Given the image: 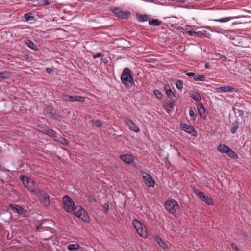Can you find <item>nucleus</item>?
<instances>
[{
    "mask_svg": "<svg viewBox=\"0 0 251 251\" xmlns=\"http://www.w3.org/2000/svg\"><path fill=\"white\" fill-rule=\"evenodd\" d=\"M164 206L166 210L175 217H178L179 216L180 206L177 202L174 199H171L167 201L165 203Z\"/></svg>",
    "mask_w": 251,
    "mask_h": 251,
    "instance_id": "f257e3e1",
    "label": "nucleus"
},
{
    "mask_svg": "<svg viewBox=\"0 0 251 251\" xmlns=\"http://www.w3.org/2000/svg\"><path fill=\"white\" fill-rule=\"evenodd\" d=\"M121 82L127 88H130L134 83V79L131 72L128 68H125L121 75Z\"/></svg>",
    "mask_w": 251,
    "mask_h": 251,
    "instance_id": "f03ea898",
    "label": "nucleus"
},
{
    "mask_svg": "<svg viewBox=\"0 0 251 251\" xmlns=\"http://www.w3.org/2000/svg\"><path fill=\"white\" fill-rule=\"evenodd\" d=\"M132 224L136 230L138 234L143 238H147L148 237V229L145 224L137 219H134Z\"/></svg>",
    "mask_w": 251,
    "mask_h": 251,
    "instance_id": "7ed1b4c3",
    "label": "nucleus"
},
{
    "mask_svg": "<svg viewBox=\"0 0 251 251\" xmlns=\"http://www.w3.org/2000/svg\"><path fill=\"white\" fill-rule=\"evenodd\" d=\"M36 195L39 199L41 202L46 207H49L50 204V197L43 190H38L36 192Z\"/></svg>",
    "mask_w": 251,
    "mask_h": 251,
    "instance_id": "20e7f679",
    "label": "nucleus"
},
{
    "mask_svg": "<svg viewBox=\"0 0 251 251\" xmlns=\"http://www.w3.org/2000/svg\"><path fill=\"white\" fill-rule=\"evenodd\" d=\"M75 216L81 218L83 221L88 222L90 217L88 213L81 206H76L72 211Z\"/></svg>",
    "mask_w": 251,
    "mask_h": 251,
    "instance_id": "39448f33",
    "label": "nucleus"
},
{
    "mask_svg": "<svg viewBox=\"0 0 251 251\" xmlns=\"http://www.w3.org/2000/svg\"><path fill=\"white\" fill-rule=\"evenodd\" d=\"M20 180L22 181L24 185L31 192H35V188L34 182L29 177L23 175L20 177Z\"/></svg>",
    "mask_w": 251,
    "mask_h": 251,
    "instance_id": "423d86ee",
    "label": "nucleus"
},
{
    "mask_svg": "<svg viewBox=\"0 0 251 251\" xmlns=\"http://www.w3.org/2000/svg\"><path fill=\"white\" fill-rule=\"evenodd\" d=\"M62 201L64 205V209L66 211L71 212L75 208L74 202L68 195L63 197Z\"/></svg>",
    "mask_w": 251,
    "mask_h": 251,
    "instance_id": "0eeeda50",
    "label": "nucleus"
},
{
    "mask_svg": "<svg viewBox=\"0 0 251 251\" xmlns=\"http://www.w3.org/2000/svg\"><path fill=\"white\" fill-rule=\"evenodd\" d=\"M217 149L220 152L225 153L231 158H235L236 155L235 153L229 147L225 144H220Z\"/></svg>",
    "mask_w": 251,
    "mask_h": 251,
    "instance_id": "6e6552de",
    "label": "nucleus"
},
{
    "mask_svg": "<svg viewBox=\"0 0 251 251\" xmlns=\"http://www.w3.org/2000/svg\"><path fill=\"white\" fill-rule=\"evenodd\" d=\"M62 100L71 102L78 101L83 102L85 101V98L77 95L71 96L69 95H63L62 96Z\"/></svg>",
    "mask_w": 251,
    "mask_h": 251,
    "instance_id": "1a4fd4ad",
    "label": "nucleus"
},
{
    "mask_svg": "<svg viewBox=\"0 0 251 251\" xmlns=\"http://www.w3.org/2000/svg\"><path fill=\"white\" fill-rule=\"evenodd\" d=\"M141 175L147 187H153L154 186L155 181L149 174L145 172H141Z\"/></svg>",
    "mask_w": 251,
    "mask_h": 251,
    "instance_id": "9d476101",
    "label": "nucleus"
},
{
    "mask_svg": "<svg viewBox=\"0 0 251 251\" xmlns=\"http://www.w3.org/2000/svg\"><path fill=\"white\" fill-rule=\"evenodd\" d=\"M181 128L193 136L196 137L197 136V131L190 125L182 123L181 124Z\"/></svg>",
    "mask_w": 251,
    "mask_h": 251,
    "instance_id": "9b49d317",
    "label": "nucleus"
},
{
    "mask_svg": "<svg viewBox=\"0 0 251 251\" xmlns=\"http://www.w3.org/2000/svg\"><path fill=\"white\" fill-rule=\"evenodd\" d=\"M112 12L115 14L118 17L123 19H126L130 15L129 12L126 11H122L119 8H115L112 10Z\"/></svg>",
    "mask_w": 251,
    "mask_h": 251,
    "instance_id": "f8f14e48",
    "label": "nucleus"
},
{
    "mask_svg": "<svg viewBox=\"0 0 251 251\" xmlns=\"http://www.w3.org/2000/svg\"><path fill=\"white\" fill-rule=\"evenodd\" d=\"M234 90V88L229 85L221 86L215 88V91L217 93L233 92Z\"/></svg>",
    "mask_w": 251,
    "mask_h": 251,
    "instance_id": "ddd939ff",
    "label": "nucleus"
},
{
    "mask_svg": "<svg viewBox=\"0 0 251 251\" xmlns=\"http://www.w3.org/2000/svg\"><path fill=\"white\" fill-rule=\"evenodd\" d=\"M155 241L159 244L164 250L166 251L169 250V248L166 243L159 236H154Z\"/></svg>",
    "mask_w": 251,
    "mask_h": 251,
    "instance_id": "4468645a",
    "label": "nucleus"
},
{
    "mask_svg": "<svg viewBox=\"0 0 251 251\" xmlns=\"http://www.w3.org/2000/svg\"><path fill=\"white\" fill-rule=\"evenodd\" d=\"M120 159L127 164H130L134 161V156L130 154H122L120 156Z\"/></svg>",
    "mask_w": 251,
    "mask_h": 251,
    "instance_id": "2eb2a0df",
    "label": "nucleus"
},
{
    "mask_svg": "<svg viewBox=\"0 0 251 251\" xmlns=\"http://www.w3.org/2000/svg\"><path fill=\"white\" fill-rule=\"evenodd\" d=\"M126 126H128L131 130L136 132L139 131L138 126L132 120L126 119Z\"/></svg>",
    "mask_w": 251,
    "mask_h": 251,
    "instance_id": "dca6fc26",
    "label": "nucleus"
},
{
    "mask_svg": "<svg viewBox=\"0 0 251 251\" xmlns=\"http://www.w3.org/2000/svg\"><path fill=\"white\" fill-rule=\"evenodd\" d=\"M164 90L166 94L169 99L172 101H174L175 100L176 96L175 94L172 92L169 85H165L164 87Z\"/></svg>",
    "mask_w": 251,
    "mask_h": 251,
    "instance_id": "f3484780",
    "label": "nucleus"
},
{
    "mask_svg": "<svg viewBox=\"0 0 251 251\" xmlns=\"http://www.w3.org/2000/svg\"><path fill=\"white\" fill-rule=\"evenodd\" d=\"M25 44L33 51H37L39 50L38 46L31 40H27L25 41Z\"/></svg>",
    "mask_w": 251,
    "mask_h": 251,
    "instance_id": "a211bd4d",
    "label": "nucleus"
},
{
    "mask_svg": "<svg viewBox=\"0 0 251 251\" xmlns=\"http://www.w3.org/2000/svg\"><path fill=\"white\" fill-rule=\"evenodd\" d=\"M80 248V246L78 244H70L67 246V249L70 251H75L79 250Z\"/></svg>",
    "mask_w": 251,
    "mask_h": 251,
    "instance_id": "6ab92c4d",
    "label": "nucleus"
},
{
    "mask_svg": "<svg viewBox=\"0 0 251 251\" xmlns=\"http://www.w3.org/2000/svg\"><path fill=\"white\" fill-rule=\"evenodd\" d=\"M191 97L196 101H200L201 100V97L199 93L194 92L191 94Z\"/></svg>",
    "mask_w": 251,
    "mask_h": 251,
    "instance_id": "aec40b11",
    "label": "nucleus"
},
{
    "mask_svg": "<svg viewBox=\"0 0 251 251\" xmlns=\"http://www.w3.org/2000/svg\"><path fill=\"white\" fill-rule=\"evenodd\" d=\"M46 133L50 137L53 138L55 140V138H57L58 136L57 133L51 129L46 130Z\"/></svg>",
    "mask_w": 251,
    "mask_h": 251,
    "instance_id": "412c9836",
    "label": "nucleus"
},
{
    "mask_svg": "<svg viewBox=\"0 0 251 251\" xmlns=\"http://www.w3.org/2000/svg\"><path fill=\"white\" fill-rule=\"evenodd\" d=\"M202 200L208 205H213L214 204L212 199L206 195L202 198Z\"/></svg>",
    "mask_w": 251,
    "mask_h": 251,
    "instance_id": "4be33fe9",
    "label": "nucleus"
},
{
    "mask_svg": "<svg viewBox=\"0 0 251 251\" xmlns=\"http://www.w3.org/2000/svg\"><path fill=\"white\" fill-rule=\"evenodd\" d=\"M149 25L152 26H158L161 24V22L158 19H149Z\"/></svg>",
    "mask_w": 251,
    "mask_h": 251,
    "instance_id": "5701e85b",
    "label": "nucleus"
},
{
    "mask_svg": "<svg viewBox=\"0 0 251 251\" xmlns=\"http://www.w3.org/2000/svg\"><path fill=\"white\" fill-rule=\"evenodd\" d=\"M55 141L61 143L63 145H68L69 143L68 140L60 136H58L57 138H55Z\"/></svg>",
    "mask_w": 251,
    "mask_h": 251,
    "instance_id": "b1692460",
    "label": "nucleus"
},
{
    "mask_svg": "<svg viewBox=\"0 0 251 251\" xmlns=\"http://www.w3.org/2000/svg\"><path fill=\"white\" fill-rule=\"evenodd\" d=\"M187 33L189 35L194 36L195 37H199L202 34V32L201 31H197L194 30H189L187 32Z\"/></svg>",
    "mask_w": 251,
    "mask_h": 251,
    "instance_id": "393cba45",
    "label": "nucleus"
},
{
    "mask_svg": "<svg viewBox=\"0 0 251 251\" xmlns=\"http://www.w3.org/2000/svg\"><path fill=\"white\" fill-rule=\"evenodd\" d=\"M17 213H18L19 214H21L23 216H25L26 213H27V211L25 209L23 208L21 206L17 205Z\"/></svg>",
    "mask_w": 251,
    "mask_h": 251,
    "instance_id": "a878e982",
    "label": "nucleus"
},
{
    "mask_svg": "<svg viewBox=\"0 0 251 251\" xmlns=\"http://www.w3.org/2000/svg\"><path fill=\"white\" fill-rule=\"evenodd\" d=\"M193 79L195 81H204L205 80V76L203 75H196L195 74Z\"/></svg>",
    "mask_w": 251,
    "mask_h": 251,
    "instance_id": "bb28decb",
    "label": "nucleus"
},
{
    "mask_svg": "<svg viewBox=\"0 0 251 251\" xmlns=\"http://www.w3.org/2000/svg\"><path fill=\"white\" fill-rule=\"evenodd\" d=\"M198 112L201 116L205 112V108L202 104H199L197 106Z\"/></svg>",
    "mask_w": 251,
    "mask_h": 251,
    "instance_id": "cd10ccee",
    "label": "nucleus"
},
{
    "mask_svg": "<svg viewBox=\"0 0 251 251\" xmlns=\"http://www.w3.org/2000/svg\"><path fill=\"white\" fill-rule=\"evenodd\" d=\"M9 76V73L7 71H3L0 72V79L7 78Z\"/></svg>",
    "mask_w": 251,
    "mask_h": 251,
    "instance_id": "c85d7f7f",
    "label": "nucleus"
},
{
    "mask_svg": "<svg viewBox=\"0 0 251 251\" xmlns=\"http://www.w3.org/2000/svg\"><path fill=\"white\" fill-rule=\"evenodd\" d=\"M174 104L172 102H170L165 106L166 110L169 112L172 111L174 108Z\"/></svg>",
    "mask_w": 251,
    "mask_h": 251,
    "instance_id": "c756f323",
    "label": "nucleus"
},
{
    "mask_svg": "<svg viewBox=\"0 0 251 251\" xmlns=\"http://www.w3.org/2000/svg\"><path fill=\"white\" fill-rule=\"evenodd\" d=\"M193 191L195 193V194L199 196L201 199H202V198H203L205 195V194L204 193L201 192L200 190L198 189H194Z\"/></svg>",
    "mask_w": 251,
    "mask_h": 251,
    "instance_id": "7c9ffc66",
    "label": "nucleus"
},
{
    "mask_svg": "<svg viewBox=\"0 0 251 251\" xmlns=\"http://www.w3.org/2000/svg\"><path fill=\"white\" fill-rule=\"evenodd\" d=\"M176 88L179 90H181L183 88V83L181 80H177L176 83Z\"/></svg>",
    "mask_w": 251,
    "mask_h": 251,
    "instance_id": "2f4dec72",
    "label": "nucleus"
},
{
    "mask_svg": "<svg viewBox=\"0 0 251 251\" xmlns=\"http://www.w3.org/2000/svg\"><path fill=\"white\" fill-rule=\"evenodd\" d=\"M230 20V18L226 17V18H223L221 19H214V20H212V21H214L215 22H221V23H224V22H227L229 21Z\"/></svg>",
    "mask_w": 251,
    "mask_h": 251,
    "instance_id": "473e14b6",
    "label": "nucleus"
},
{
    "mask_svg": "<svg viewBox=\"0 0 251 251\" xmlns=\"http://www.w3.org/2000/svg\"><path fill=\"white\" fill-rule=\"evenodd\" d=\"M92 123L93 126L97 127H100L102 125V122L100 120H93Z\"/></svg>",
    "mask_w": 251,
    "mask_h": 251,
    "instance_id": "72a5a7b5",
    "label": "nucleus"
},
{
    "mask_svg": "<svg viewBox=\"0 0 251 251\" xmlns=\"http://www.w3.org/2000/svg\"><path fill=\"white\" fill-rule=\"evenodd\" d=\"M24 18H25L26 21L32 20L34 18V17H33L32 16V13H28L25 14L24 15Z\"/></svg>",
    "mask_w": 251,
    "mask_h": 251,
    "instance_id": "f704fd0d",
    "label": "nucleus"
},
{
    "mask_svg": "<svg viewBox=\"0 0 251 251\" xmlns=\"http://www.w3.org/2000/svg\"><path fill=\"white\" fill-rule=\"evenodd\" d=\"M189 113L191 119L195 121L196 120V116L195 115L194 110L192 108L189 110Z\"/></svg>",
    "mask_w": 251,
    "mask_h": 251,
    "instance_id": "c9c22d12",
    "label": "nucleus"
},
{
    "mask_svg": "<svg viewBox=\"0 0 251 251\" xmlns=\"http://www.w3.org/2000/svg\"><path fill=\"white\" fill-rule=\"evenodd\" d=\"M154 94L158 99H161L162 98V94L159 90H155L154 91Z\"/></svg>",
    "mask_w": 251,
    "mask_h": 251,
    "instance_id": "e433bc0d",
    "label": "nucleus"
},
{
    "mask_svg": "<svg viewBox=\"0 0 251 251\" xmlns=\"http://www.w3.org/2000/svg\"><path fill=\"white\" fill-rule=\"evenodd\" d=\"M239 126H238L237 124H234L233 126L231 128L230 131L231 132L232 134H235L237 130V129L238 128Z\"/></svg>",
    "mask_w": 251,
    "mask_h": 251,
    "instance_id": "4c0bfd02",
    "label": "nucleus"
},
{
    "mask_svg": "<svg viewBox=\"0 0 251 251\" xmlns=\"http://www.w3.org/2000/svg\"><path fill=\"white\" fill-rule=\"evenodd\" d=\"M148 17L147 15H141L138 17V20L139 22H145L148 20Z\"/></svg>",
    "mask_w": 251,
    "mask_h": 251,
    "instance_id": "58836bf2",
    "label": "nucleus"
},
{
    "mask_svg": "<svg viewBox=\"0 0 251 251\" xmlns=\"http://www.w3.org/2000/svg\"><path fill=\"white\" fill-rule=\"evenodd\" d=\"M46 111L47 113L50 114L51 115H53V108L51 106H48L46 109Z\"/></svg>",
    "mask_w": 251,
    "mask_h": 251,
    "instance_id": "ea45409f",
    "label": "nucleus"
},
{
    "mask_svg": "<svg viewBox=\"0 0 251 251\" xmlns=\"http://www.w3.org/2000/svg\"><path fill=\"white\" fill-rule=\"evenodd\" d=\"M40 4L43 6H46L50 4V2L48 0H41Z\"/></svg>",
    "mask_w": 251,
    "mask_h": 251,
    "instance_id": "a19ab883",
    "label": "nucleus"
},
{
    "mask_svg": "<svg viewBox=\"0 0 251 251\" xmlns=\"http://www.w3.org/2000/svg\"><path fill=\"white\" fill-rule=\"evenodd\" d=\"M184 73H185L186 75L190 77H194L195 76V73L194 72H187V70H185L184 71Z\"/></svg>",
    "mask_w": 251,
    "mask_h": 251,
    "instance_id": "79ce46f5",
    "label": "nucleus"
},
{
    "mask_svg": "<svg viewBox=\"0 0 251 251\" xmlns=\"http://www.w3.org/2000/svg\"><path fill=\"white\" fill-rule=\"evenodd\" d=\"M231 247L234 251H238L240 250L239 248L235 244L232 243L231 244Z\"/></svg>",
    "mask_w": 251,
    "mask_h": 251,
    "instance_id": "37998d69",
    "label": "nucleus"
},
{
    "mask_svg": "<svg viewBox=\"0 0 251 251\" xmlns=\"http://www.w3.org/2000/svg\"><path fill=\"white\" fill-rule=\"evenodd\" d=\"M102 207L105 209L106 212H108L109 211V204L108 203H105L102 205Z\"/></svg>",
    "mask_w": 251,
    "mask_h": 251,
    "instance_id": "c03bdc74",
    "label": "nucleus"
},
{
    "mask_svg": "<svg viewBox=\"0 0 251 251\" xmlns=\"http://www.w3.org/2000/svg\"><path fill=\"white\" fill-rule=\"evenodd\" d=\"M101 56H102L101 53H98L96 54H94L93 55V57L95 59V58H97L100 57Z\"/></svg>",
    "mask_w": 251,
    "mask_h": 251,
    "instance_id": "a18cd8bd",
    "label": "nucleus"
},
{
    "mask_svg": "<svg viewBox=\"0 0 251 251\" xmlns=\"http://www.w3.org/2000/svg\"><path fill=\"white\" fill-rule=\"evenodd\" d=\"M11 209L14 212H16V205L13 204H10Z\"/></svg>",
    "mask_w": 251,
    "mask_h": 251,
    "instance_id": "49530a36",
    "label": "nucleus"
},
{
    "mask_svg": "<svg viewBox=\"0 0 251 251\" xmlns=\"http://www.w3.org/2000/svg\"><path fill=\"white\" fill-rule=\"evenodd\" d=\"M42 224H39V225L37 226L36 230H39V229H40V228H41V227H42Z\"/></svg>",
    "mask_w": 251,
    "mask_h": 251,
    "instance_id": "de8ad7c7",
    "label": "nucleus"
},
{
    "mask_svg": "<svg viewBox=\"0 0 251 251\" xmlns=\"http://www.w3.org/2000/svg\"><path fill=\"white\" fill-rule=\"evenodd\" d=\"M46 71L48 73H50V72L52 71V70H51V68H48L46 69Z\"/></svg>",
    "mask_w": 251,
    "mask_h": 251,
    "instance_id": "09e8293b",
    "label": "nucleus"
},
{
    "mask_svg": "<svg viewBox=\"0 0 251 251\" xmlns=\"http://www.w3.org/2000/svg\"><path fill=\"white\" fill-rule=\"evenodd\" d=\"M26 0L27 1H34V0Z\"/></svg>",
    "mask_w": 251,
    "mask_h": 251,
    "instance_id": "8fccbe9b",
    "label": "nucleus"
}]
</instances>
